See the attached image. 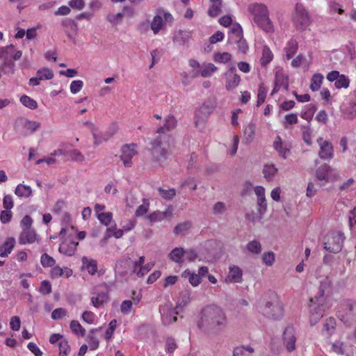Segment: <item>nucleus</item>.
I'll return each instance as SVG.
<instances>
[{
    "label": "nucleus",
    "mask_w": 356,
    "mask_h": 356,
    "mask_svg": "<svg viewBox=\"0 0 356 356\" xmlns=\"http://www.w3.org/2000/svg\"><path fill=\"white\" fill-rule=\"evenodd\" d=\"M215 108V101L213 99H209L202 104L198 110L196 111L195 116L200 120H204L213 111Z\"/></svg>",
    "instance_id": "obj_16"
},
{
    "label": "nucleus",
    "mask_w": 356,
    "mask_h": 356,
    "mask_svg": "<svg viewBox=\"0 0 356 356\" xmlns=\"http://www.w3.org/2000/svg\"><path fill=\"white\" fill-rule=\"evenodd\" d=\"M70 329L75 334H80L84 337L86 334V330L81 326L78 321L73 320L70 324Z\"/></svg>",
    "instance_id": "obj_48"
},
{
    "label": "nucleus",
    "mask_w": 356,
    "mask_h": 356,
    "mask_svg": "<svg viewBox=\"0 0 356 356\" xmlns=\"http://www.w3.org/2000/svg\"><path fill=\"white\" fill-rule=\"evenodd\" d=\"M298 49V42L294 39H291L284 47L285 58L290 60L296 53Z\"/></svg>",
    "instance_id": "obj_31"
},
{
    "label": "nucleus",
    "mask_w": 356,
    "mask_h": 356,
    "mask_svg": "<svg viewBox=\"0 0 356 356\" xmlns=\"http://www.w3.org/2000/svg\"><path fill=\"white\" fill-rule=\"evenodd\" d=\"M192 35V31L179 30L174 37V42L179 44H185L188 42Z\"/></svg>",
    "instance_id": "obj_29"
},
{
    "label": "nucleus",
    "mask_w": 356,
    "mask_h": 356,
    "mask_svg": "<svg viewBox=\"0 0 356 356\" xmlns=\"http://www.w3.org/2000/svg\"><path fill=\"white\" fill-rule=\"evenodd\" d=\"M331 289V282L327 277L324 278L320 282L318 291L314 297L310 298V302L318 305V310L316 313L317 318L323 316V312L329 307L325 304V300L330 294Z\"/></svg>",
    "instance_id": "obj_4"
},
{
    "label": "nucleus",
    "mask_w": 356,
    "mask_h": 356,
    "mask_svg": "<svg viewBox=\"0 0 356 356\" xmlns=\"http://www.w3.org/2000/svg\"><path fill=\"white\" fill-rule=\"evenodd\" d=\"M191 227V223L189 222H184L177 224L174 228V233L176 234H181L185 231H187Z\"/></svg>",
    "instance_id": "obj_62"
},
{
    "label": "nucleus",
    "mask_w": 356,
    "mask_h": 356,
    "mask_svg": "<svg viewBox=\"0 0 356 356\" xmlns=\"http://www.w3.org/2000/svg\"><path fill=\"white\" fill-rule=\"evenodd\" d=\"M140 300V297L133 298V301L130 300H124L120 305V311L123 314H128L131 312L133 304L137 305Z\"/></svg>",
    "instance_id": "obj_38"
},
{
    "label": "nucleus",
    "mask_w": 356,
    "mask_h": 356,
    "mask_svg": "<svg viewBox=\"0 0 356 356\" xmlns=\"http://www.w3.org/2000/svg\"><path fill=\"white\" fill-rule=\"evenodd\" d=\"M335 326V319L332 317H330L326 319L325 323L323 324V332H325L326 335H330L332 332L334 330Z\"/></svg>",
    "instance_id": "obj_46"
},
{
    "label": "nucleus",
    "mask_w": 356,
    "mask_h": 356,
    "mask_svg": "<svg viewBox=\"0 0 356 356\" xmlns=\"http://www.w3.org/2000/svg\"><path fill=\"white\" fill-rule=\"evenodd\" d=\"M350 81L349 79L344 74H340L337 81L334 83V86L337 88H347L349 86Z\"/></svg>",
    "instance_id": "obj_51"
},
{
    "label": "nucleus",
    "mask_w": 356,
    "mask_h": 356,
    "mask_svg": "<svg viewBox=\"0 0 356 356\" xmlns=\"http://www.w3.org/2000/svg\"><path fill=\"white\" fill-rule=\"evenodd\" d=\"M244 134L246 140L248 142L252 141L255 134V125L252 123L248 124L244 130Z\"/></svg>",
    "instance_id": "obj_55"
},
{
    "label": "nucleus",
    "mask_w": 356,
    "mask_h": 356,
    "mask_svg": "<svg viewBox=\"0 0 356 356\" xmlns=\"http://www.w3.org/2000/svg\"><path fill=\"white\" fill-rule=\"evenodd\" d=\"M13 51V45H9L0 49V59L3 60L1 68L3 70H8V72H13L15 63L12 60Z\"/></svg>",
    "instance_id": "obj_10"
},
{
    "label": "nucleus",
    "mask_w": 356,
    "mask_h": 356,
    "mask_svg": "<svg viewBox=\"0 0 356 356\" xmlns=\"http://www.w3.org/2000/svg\"><path fill=\"white\" fill-rule=\"evenodd\" d=\"M291 19L296 29L300 31L307 30L312 22L309 11L300 3L296 4Z\"/></svg>",
    "instance_id": "obj_5"
},
{
    "label": "nucleus",
    "mask_w": 356,
    "mask_h": 356,
    "mask_svg": "<svg viewBox=\"0 0 356 356\" xmlns=\"http://www.w3.org/2000/svg\"><path fill=\"white\" fill-rule=\"evenodd\" d=\"M108 301V295L107 293H99L97 296H93L91 298L92 305L98 308Z\"/></svg>",
    "instance_id": "obj_35"
},
{
    "label": "nucleus",
    "mask_w": 356,
    "mask_h": 356,
    "mask_svg": "<svg viewBox=\"0 0 356 356\" xmlns=\"http://www.w3.org/2000/svg\"><path fill=\"white\" fill-rule=\"evenodd\" d=\"M228 325L225 311L216 305H209L199 313L197 326L207 335H217L223 332Z\"/></svg>",
    "instance_id": "obj_1"
},
{
    "label": "nucleus",
    "mask_w": 356,
    "mask_h": 356,
    "mask_svg": "<svg viewBox=\"0 0 356 356\" xmlns=\"http://www.w3.org/2000/svg\"><path fill=\"white\" fill-rule=\"evenodd\" d=\"M315 175L317 180L323 182V184L332 182L339 179V172L326 163L321 165L316 169Z\"/></svg>",
    "instance_id": "obj_9"
},
{
    "label": "nucleus",
    "mask_w": 356,
    "mask_h": 356,
    "mask_svg": "<svg viewBox=\"0 0 356 356\" xmlns=\"http://www.w3.org/2000/svg\"><path fill=\"white\" fill-rule=\"evenodd\" d=\"M165 25V22L163 17L160 15H155L150 24L151 29L155 35L158 34L161 30L163 29Z\"/></svg>",
    "instance_id": "obj_27"
},
{
    "label": "nucleus",
    "mask_w": 356,
    "mask_h": 356,
    "mask_svg": "<svg viewBox=\"0 0 356 356\" xmlns=\"http://www.w3.org/2000/svg\"><path fill=\"white\" fill-rule=\"evenodd\" d=\"M225 88L227 90L234 89L238 86L241 81V77L236 73V70L234 67H231L225 73Z\"/></svg>",
    "instance_id": "obj_15"
},
{
    "label": "nucleus",
    "mask_w": 356,
    "mask_h": 356,
    "mask_svg": "<svg viewBox=\"0 0 356 356\" xmlns=\"http://www.w3.org/2000/svg\"><path fill=\"white\" fill-rule=\"evenodd\" d=\"M177 124L176 118L173 115H169L165 118L164 126L159 127L156 132L161 134L164 133L165 130L170 131L176 127Z\"/></svg>",
    "instance_id": "obj_28"
},
{
    "label": "nucleus",
    "mask_w": 356,
    "mask_h": 356,
    "mask_svg": "<svg viewBox=\"0 0 356 356\" xmlns=\"http://www.w3.org/2000/svg\"><path fill=\"white\" fill-rule=\"evenodd\" d=\"M158 191L159 192L160 195L165 200H171L176 195V191L175 188L164 190L161 188H159Z\"/></svg>",
    "instance_id": "obj_54"
},
{
    "label": "nucleus",
    "mask_w": 356,
    "mask_h": 356,
    "mask_svg": "<svg viewBox=\"0 0 356 356\" xmlns=\"http://www.w3.org/2000/svg\"><path fill=\"white\" fill-rule=\"evenodd\" d=\"M320 149L318 156L321 159L329 161L334 157V147L332 144L327 140H324L323 138H319L317 140Z\"/></svg>",
    "instance_id": "obj_12"
},
{
    "label": "nucleus",
    "mask_w": 356,
    "mask_h": 356,
    "mask_svg": "<svg viewBox=\"0 0 356 356\" xmlns=\"http://www.w3.org/2000/svg\"><path fill=\"white\" fill-rule=\"evenodd\" d=\"M296 337L293 327H287L283 333V343L289 352L296 349Z\"/></svg>",
    "instance_id": "obj_14"
},
{
    "label": "nucleus",
    "mask_w": 356,
    "mask_h": 356,
    "mask_svg": "<svg viewBox=\"0 0 356 356\" xmlns=\"http://www.w3.org/2000/svg\"><path fill=\"white\" fill-rule=\"evenodd\" d=\"M177 347V343L173 338H172V337L167 338L166 344H165V350L168 353L172 354L175 350Z\"/></svg>",
    "instance_id": "obj_63"
},
{
    "label": "nucleus",
    "mask_w": 356,
    "mask_h": 356,
    "mask_svg": "<svg viewBox=\"0 0 356 356\" xmlns=\"http://www.w3.org/2000/svg\"><path fill=\"white\" fill-rule=\"evenodd\" d=\"M246 249L250 253L253 254H259L262 250L260 242L256 240L248 242L246 245Z\"/></svg>",
    "instance_id": "obj_41"
},
{
    "label": "nucleus",
    "mask_w": 356,
    "mask_h": 356,
    "mask_svg": "<svg viewBox=\"0 0 356 356\" xmlns=\"http://www.w3.org/2000/svg\"><path fill=\"white\" fill-rule=\"evenodd\" d=\"M184 254L185 250L183 248H175L169 254V257L176 263H182Z\"/></svg>",
    "instance_id": "obj_37"
},
{
    "label": "nucleus",
    "mask_w": 356,
    "mask_h": 356,
    "mask_svg": "<svg viewBox=\"0 0 356 356\" xmlns=\"http://www.w3.org/2000/svg\"><path fill=\"white\" fill-rule=\"evenodd\" d=\"M67 315V311L62 307L54 309L51 313V318L54 320L60 319Z\"/></svg>",
    "instance_id": "obj_60"
},
{
    "label": "nucleus",
    "mask_w": 356,
    "mask_h": 356,
    "mask_svg": "<svg viewBox=\"0 0 356 356\" xmlns=\"http://www.w3.org/2000/svg\"><path fill=\"white\" fill-rule=\"evenodd\" d=\"M343 240L344 236L341 232H330L324 242V248L330 252H339L343 248Z\"/></svg>",
    "instance_id": "obj_8"
},
{
    "label": "nucleus",
    "mask_w": 356,
    "mask_h": 356,
    "mask_svg": "<svg viewBox=\"0 0 356 356\" xmlns=\"http://www.w3.org/2000/svg\"><path fill=\"white\" fill-rule=\"evenodd\" d=\"M149 207V201L146 199H143V204L141 205H140L136 211V213H135L136 216L137 217L143 216L147 212Z\"/></svg>",
    "instance_id": "obj_53"
},
{
    "label": "nucleus",
    "mask_w": 356,
    "mask_h": 356,
    "mask_svg": "<svg viewBox=\"0 0 356 356\" xmlns=\"http://www.w3.org/2000/svg\"><path fill=\"white\" fill-rule=\"evenodd\" d=\"M115 132V127H113V129L111 133H105L102 136H98L96 133L93 132V138H94V143L95 145H99L104 141L108 140Z\"/></svg>",
    "instance_id": "obj_45"
},
{
    "label": "nucleus",
    "mask_w": 356,
    "mask_h": 356,
    "mask_svg": "<svg viewBox=\"0 0 356 356\" xmlns=\"http://www.w3.org/2000/svg\"><path fill=\"white\" fill-rule=\"evenodd\" d=\"M101 330L102 327H97L93 328L90 331L86 339L89 345L90 350H95L99 347V341L98 338L95 336V333L99 332Z\"/></svg>",
    "instance_id": "obj_26"
},
{
    "label": "nucleus",
    "mask_w": 356,
    "mask_h": 356,
    "mask_svg": "<svg viewBox=\"0 0 356 356\" xmlns=\"http://www.w3.org/2000/svg\"><path fill=\"white\" fill-rule=\"evenodd\" d=\"M39 236L34 229L22 230L18 241L21 245L31 244L39 241Z\"/></svg>",
    "instance_id": "obj_17"
},
{
    "label": "nucleus",
    "mask_w": 356,
    "mask_h": 356,
    "mask_svg": "<svg viewBox=\"0 0 356 356\" xmlns=\"http://www.w3.org/2000/svg\"><path fill=\"white\" fill-rule=\"evenodd\" d=\"M273 58V54L270 51V48L267 46H264L262 49V55L260 59L261 64L266 65L269 63Z\"/></svg>",
    "instance_id": "obj_43"
},
{
    "label": "nucleus",
    "mask_w": 356,
    "mask_h": 356,
    "mask_svg": "<svg viewBox=\"0 0 356 356\" xmlns=\"http://www.w3.org/2000/svg\"><path fill=\"white\" fill-rule=\"evenodd\" d=\"M58 346L60 356H67L70 350L68 342L65 339H63L59 342Z\"/></svg>",
    "instance_id": "obj_56"
},
{
    "label": "nucleus",
    "mask_w": 356,
    "mask_h": 356,
    "mask_svg": "<svg viewBox=\"0 0 356 356\" xmlns=\"http://www.w3.org/2000/svg\"><path fill=\"white\" fill-rule=\"evenodd\" d=\"M113 215L111 212L99 213L97 218L106 226H108L112 220Z\"/></svg>",
    "instance_id": "obj_59"
},
{
    "label": "nucleus",
    "mask_w": 356,
    "mask_h": 356,
    "mask_svg": "<svg viewBox=\"0 0 356 356\" xmlns=\"http://www.w3.org/2000/svg\"><path fill=\"white\" fill-rule=\"evenodd\" d=\"M243 271L237 266H230L228 275L225 278L227 283H241L243 280Z\"/></svg>",
    "instance_id": "obj_19"
},
{
    "label": "nucleus",
    "mask_w": 356,
    "mask_h": 356,
    "mask_svg": "<svg viewBox=\"0 0 356 356\" xmlns=\"http://www.w3.org/2000/svg\"><path fill=\"white\" fill-rule=\"evenodd\" d=\"M337 316L347 326L356 321V300L343 301L337 312Z\"/></svg>",
    "instance_id": "obj_6"
},
{
    "label": "nucleus",
    "mask_w": 356,
    "mask_h": 356,
    "mask_svg": "<svg viewBox=\"0 0 356 356\" xmlns=\"http://www.w3.org/2000/svg\"><path fill=\"white\" fill-rule=\"evenodd\" d=\"M83 268H85L89 274L94 275L97 270V261L93 259H89L87 257H83L81 259Z\"/></svg>",
    "instance_id": "obj_30"
},
{
    "label": "nucleus",
    "mask_w": 356,
    "mask_h": 356,
    "mask_svg": "<svg viewBox=\"0 0 356 356\" xmlns=\"http://www.w3.org/2000/svg\"><path fill=\"white\" fill-rule=\"evenodd\" d=\"M16 243L14 237H8L6 239L3 243L0 245V257H8L13 251Z\"/></svg>",
    "instance_id": "obj_20"
},
{
    "label": "nucleus",
    "mask_w": 356,
    "mask_h": 356,
    "mask_svg": "<svg viewBox=\"0 0 356 356\" xmlns=\"http://www.w3.org/2000/svg\"><path fill=\"white\" fill-rule=\"evenodd\" d=\"M172 214V209L168 208L164 211H156L150 213L148 216L149 220L151 222H161L165 218H170Z\"/></svg>",
    "instance_id": "obj_23"
},
{
    "label": "nucleus",
    "mask_w": 356,
    "mask_h": 356,
    "mask_svg": "<svg viewBox=\"0 0 356 356\" xmlns=\"http://www.w3.org/2000/svg\"><path fill=\"white\" fill-rule=\"evenodd\" d=\"M116 327H117V321L115 319H113L109 323L108 327L106 330L105 339L106 340L108 341L112 338Z\"/></svg>",
    "instance_id": "obj_58"
},
{
    "label": "nucleus",
    "mask_w": 356,
    "mask_h": 356,
    "mask_svg": "<svg viewBox=\"0 0 356 356\" xmlns=\"http://www.w3.org/2000/svg\"><path fill=\"white\" fill-rule=\"evenodd\" d=\"M316 109V106L313 104L305 106V111L301 113V118L307 121H311Z\"/></svg>",
    "instance_id": "obj_40"
},
{
    "label": "nucleus",
    "mask_w": 356,
    "mask_h": 356,
    "mask_svg": "<svg viewBox=\"0 0 356 356\" xmlns=\"http://www.w3.org/2000/svg\"><path fill=\"white\" fill-rule=\"evenodd\" d=\"M124 15L121 13L118 14H109L106 16V19L113 25H117L122 22Z\"/></svg>",
    "instance_id": "obj_57"
},
{
    "label": "nucleus",
    "mask_w": 356,
    "mask_h": 356,
    "mask_svg": "<svg viewBox=\"0 0 356 356\" xmlns=\"http://www.w3.org/2000/svg\"><path fill=\"white\" fill-rule=\"evenodd\" d=\"M169 138L167 136H160L154 139L152 143V154L154 161L158 163L163 162L168 154L169 145L165 141V138Z\"/></svg>",
    "instance_id": "obj_7"
},
{
    "label": "nucleus",
    "mask_w": 356,
    "mask_h": 356,
    "mask_svg": "<svg viewBox=\"0 0 356 356\" xmlns=\"http://www.w3.org/2000/svg\"><path fill=\"white\" fill-rule=\"evenodd\" d=\"M256 307L259 313L268 318L277 320L283 315L282 306L273 293L261 297L257 300Z\"/></svg>",
    "instance_id": "obj_2"
},
{
    "label": "nucleus",
    "mask_w": 356,
    "mask_h": 356,
    "mask_svg": "<svg viewBox=\"0 0 356 356\" xmlns=\"http://www.w3.org/2000/svg\"><path fill=\"white\" fill-rule=\"evenodd\" d=\"M263 262L268 266H271L275 261V254L273 252H265L262 257Z\"/></svg>",
    "instance_id": "obj_61"
},
{
    "label": "nucleus",
    "mask_w": 356,
    "mask_h": 356,
    "mask_svg": "<svg viewBox=\"0 0 356 356\" xmlns=\"http://www.w3.org/2000/svg\"><path fill=\"white\" fill-rule=\"evenodd\" d=\"M20 102L26 108H29L32 110L36 109L38 108L37 102L25 95H22L20 97Z\"/></svg>",
    "instance_id": "obj_47"
},
{
    "label": "nucleus",
    "mask_w": 356,
    "mask_h": 356,
    "mask_svg": "<svg viewBox=\"0 0 356 356\" xmlns=\"http://www.w3.org/2000/svg\"><path fill=\"white\" fill-rule=\"evenodd\" d=\"M162 322L165 325H169L177 320V312H175L170 306L165 305L160 308Z\"/></svg>",
    "instance_id": "obj_18"
},
{
    "label": "nucleus",
    "mask_w": 356,
    "mask_h": 356,
    "mask_svg": "<svg viewBox=\"0 0 356 356\" xmlns=\"http://www.w3.org/2000/svg\"><path fill=\"white\" fill-rule=\"evenodd\" d=\"M267 89L265 88L263 84H261L259 87L258 90V94H257V106H259L261 104H262L266 99V94H267Z\"/></svg>",
    "instance_id": "obj_52"
},
{
    "label": "nucleus",
    "mask_w": 356,
    "mask_h": 356,
    "mask_svg": "<svg viewBox=\"0 0 356 356\" xmlns=\"http://www.w3.org/2000/svg\"><path fill=\"white\" fill-rule=\"evenodd\" d=\"M79 243L74 241L63 242L59 247V252L67 256L74 254Z\"/></svg>",
    "instance_id": "obj_24"
},
{
    "label": "nucleus",
    "mask_w": 356,
    "mask_h": 356,
    "mask_svg": "<svg viewBox=\"0 0 356 356\" xmlns=\"http://www.w3.org/2000/svg\"><path fill=\"white\" fill-rule=\"evenodd\" d=\"M72 274V270L67 267L60 268V266H54L51 270V276L54 277H58L65 276L69 277Z\"/></svg>",
    "instance_id": "obj_33"
},
{
    "label": "nucleus",
    "mask_w": 356,
    "mask_h": 356,
    "mask_svg": "<svg viewBox=\"0 0 356 356\" xmlns=\"http://www.w3.org/2000/svg\"><path fill=\"white\" fill-rule=\"evenodd\" d=\"M232 58V55L228 52L216 53L213 56V60L216 63H226Z\"/></svg>",
    "instance_id": "obj_49"
},
{
    "label": "nucleus",
    "mask_w": 356,
    "mask_h": 356,
    "mask_svg": "<svg viewBox=\"0 0 356 356\" xmlns=\"http://www.w3.org/2000/svg\"><path fill=\"white\" fill-rule=\"evenodd\" d=\"M274 149L278 152L279 155L283 159H286L287 154L289 152V146L286 143H284L280 136H277L273 143Z\"/></svg>",
    "instance_id": "obj_22"
},
{
    "label": "nucleus",
    "mask_w": 356,
    "mask_h": 356,
    "mask_svg": "<svg viewBox=\"0 0 356 356\" xmlns=\"http://www.w3.org/2000/svg\"><path fill=\"white\" fill-rule=\"evenodd\" d=\"M21 124L25 135L33 134L40 127V122L29 120H22L21 121Z\"/></svg>",
    "instance_id": "obj_21"
},
{
    "label": "nucleus",
    "mask_w": 356,
    "mask_h": 356,
    "mask_svg": "<svg viewBox=\"0 0 356 356\" xmlns=\"http://www.w3.org/2000/svg\"><path fill=\"white\" fill-rule=\"evenodd\" d=\"M323 76L321 74H314L311 79L310 88L312 91H317L320 89Z\"/></svg>",
    "instance_id": "obj_42"
},
{
    "label": "nucleus",
    "mask_w": 356,
    "mask_h": 356,
    "mask_svg": "<svg viewBox=\"0 0 356 356\" xmlns=\"http://www.w3.org/2000/svg\"><path fill=\"white\" fill-rule=\"evenodd\" d=\"M32 189L29 186L19 184L15 190V194L19 197L28 198L32 195Z\"/></svg>",
    "instance_id": "obj_32"
},
{
    "label": "nucleus",
    "mask_w": 356,
    "mask_h": 356,
    "mask_svg": "<svg viewBox=\"0 0 356 356\" xmlns=\"http://www.w3.org/2000/svg\"><path fill=\"white\" fill-rule=\"evenodd\" d=\"M262 172L264 178L270 181L277 172V168L274 165H265L263 168Z\"/></svg>",
    "instance_id": "obj_34"
},
{
    "label": "nucleus",
    "mask_w": 356,
    "mask_h": 356,
    "mask_svg": "<svg viewBox=\"0 0 356 356\" xmlns=\"http://www.w3.org/2000/svg\"><path fill=\"white\" fill-rule=\"evenodd\" d=\"M83 83L81 80L73 81L70 84V92L72 94L78 93L83 88Z\"/></svg>",
    "instance_id": "obj_64"
},
{
    "label": "nucleus",
    "mask_w": 356,
    "mask_h": 356,
    "mask_svg": "<svg viewBox=\"0 0 356 356\" xmlns=\"http://www.w3.org/2000/svg\"><path fill=\"white\" fill-rule=\"evenodd\" d=\"M40 263L42 266L44 268L52 267L55 264L56 261L52 257L49 256L48 254L44 253L41 256Z\"/></svg>",
    "instance_id": "obj_50"
},
{
    "label": "nucleus",
    "mask_w": 356,
    "mask_h": 356,
    "mask_svg": "<svg viewBox=\"0 0 356 356\" xmlns=\"http://www.w3.org/2000/svg\"><path fill=\"white\" fill-rule=\"evenodd\" d=\"M182 277H188L191 284L197 286L201 282V277L199 275L191 273L189 270H186L182 273Z\"/></svg>",
    "instance_id": "obj_39"
},
{
    "label": "nucleus",
    "mask_w": 356,
    "mask_h": 356,
    "mask_svg": "<svg viewBox=\"0 0 356 356\" xmlns=\"http://www.w3.org/2000/svg\"><path fill=\"white\" fill-rule=\"evenodd\" d=\"M275 87L272 90L271 95L276 93L281 88L285 90L289 89V77L285 74L282 69H277L275 73Z\"/></svg>",
    "instance_id": "obj_13"
},
{
    "label": "nucleus",
    "mask_w": 356,
    "mask_h": 356,
    "mask_svg": "<svg viewBox=\"0 0 356 356\" xmlns=\"http://www.w3.org/2000/svg\"><path fill=\"white\" fill-rule=\"evenodd\" d=\"M137 145L136 144H126L121 148L122 154L120 159L125 167H131L133 162L131 159L137 154Z\"/></svg>",
    "instance_id": "obj_11"
},
{
    "label": "nucleus",
    "mask_w": 356,
    "mask_h": 356,
    "mask_svg": "<svg viewBox=\"0 0 356 356\" xmlns=\"http://www.w3.org/2000/svg\"><path fill=\"white\" fill-rule=\"evenodd\" d=\"M211 5L208 10L210 17H214L221 13L222 0H210Z\"/></svg>",
    "instance_id": "obj_36"
},
{
    "label": "nucleus",
    "mask_w": 356,
    "mask_h": 356,
    "mask_svg": "<svg viewBox=\"0 0 356 356\" xmlns=\"http://www.w3.org/2000/svg\"><path fill=\"white\" fill-rule=\"evenodd\" d=\"M248 11L252 16L253 22L266 33L273 31V25L269 17L268 7L262 3H252L248 7Z\"/></svg>",
    "instance_id": "obj_3"
},
{
    "label": "nucleus",
    "mask_w": 356,
    "mask_h": 356,
    "mask_svg": "<svg viewBox=\"0 0 356 356\" xmlns=\"http://www.w3.org/2000/svg\"><path fill=\"white\" fill-rule=\"evenodd\" d=\"M217 71V67L213 63H204L200 70L195 73V76L201 75L202 77H210Z\"/></svg>",
    "instance_id": "obj_25"
},
{
    "label": "nucleus",
    "mask_w": 356,
    "mask_h": 356,
    "mask_svg": "<svg viewBox=\"0 0 356 356\" xmlns=\"http://www.w3.org/2000/svg\"><path fill=\"white\" fill-rule=\"evenodd\" d=\"M36 75L41 81L49 80L54 77V72L49 68L43 67L37 71Z\"/></svg>",
    "instance_id": "obj_44"
}]
</instances>
